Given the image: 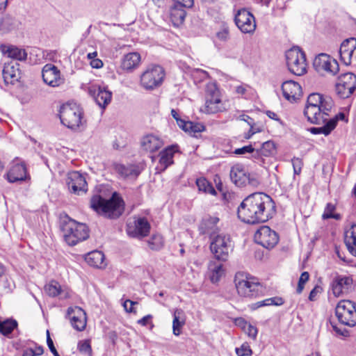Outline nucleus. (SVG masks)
<instances>
[{
    "label": "nucleus",
    "mask_w": 356,
    "mask_h": 356,
    "mask_svg": "<svg viewBox=\"0 0 356 356\" xmlns=\"http://www.w3.org/2000/svg\"><path fill=\"white\" fill-rule=\"evenodd\" d=\"M276 213V206L270 196L254 193L246 197L238 207V218L248 224L266 222Z\"/></svg>",
    "instance_id": "1"
},
{
    "label": "nucleus",
    "mask_w": 356,
    "mask_h": 356,
    "mask_svg": "<svg viewBox=\"0 0 356 356\" xmlns=\"http://www.w3.org/2000/svg\"><path fill=\"white\" fill-rule=\"evenodd\" d=\"M90 207L99 215L111 220L119 218L124 211L125 203L117 192L108 199L94 195L90 199Z\"/></svg>",
    "instance_id": "2"
},
{
    "label": "nucleus",
    "mask_w": 356,
    "mask_h": 356,
    "mask_svg": "<svg viewBox=\"0 0 356 356\" xmlns=\"http://www.w3.org/2000/svg\"><path fill=\"white\" fill-rule=\"evenodd\" d=\"M333 106V100L330 96L312 93L307 97L304 114L311 123L321 124L325 121V116H329V112Z\"/></svg>",
    "instance_id": "3"
},
{
    "label": "nucleus",
    "mask_w": 356,
    "mask_h": 356,
    "mask_svg": "<svg viewBox=\"0 0 356 356\" xmlns=\"http://www.w3.org/2000/svg\"><path fill=\"white\" fill-rule=\"evenodd\" d=\"M60 228L65 241L72 246L89 237V230L86 225L76 222L67 215L60 217Z\"/></svg>",
    "instance_id": "4"
},
{
    "label": "nucleus",
    "mask_w": 356,
    "mask_h": 356,
    "mask_svg": "<svg viewBox=\"0 0 356 356\" xmlns=\"http://www.w3.org/2000/svg\"><path fill=\"white\" fill-rule=\"evenodd\" d=\"M236 288L241 296L256 298L264 293L263 286L255 277H244L243 274H236L234 279Z\"/></svg>",
    "instance_id": "5"
},
{
    "label": "nucleus",
    "mask_w": 356,
    "mask_h": 356,
    "mask_svg": "<svg viewBox=\"0 0 356 356\" xmlns=\"http://www.w3.org/2000/svg\"><path fill=\"white\" fill-rule=\"evenodd\" d=\"M286 65L289 72L296 76L307 72L306 56L298 47H294L286 52Z\"/></svg>",
    "instance_id": "6"
},
{
    "label": "nucleus",
    "mask_w": 356,
    "mask_h": 356,
    "mask_svg": "<svg viewBox=\"0 0 356 356\" xmlns=\"http://www.w3.org/2000/svg\"><path fill=\"white\" fill-rule=\"evenodd\" d=\"M82 111L76 104H63L59 111L61 123L71 129H75L81 123Z\"/></svg>",
    "instance_id": "7"
},
{
    "label": "nucleus",
    "mask_w": 356,
    "mask_h": 356,
    "mask_svg": "<svg viewBox=\"0 0 356 356\" xmlns=\"http://www.w3.org/2000/svg\"><path fill=\"white\" fill-rule=\"evenodd\" d=\"M335 315L339 321L345 325H356V304L349 300H341L335 308Z\"/></svg>",
    "instance_id": "8"
},
{
    "label": "nucleus",
    "mask_w": 356,
    "mask_h": 356,
    "mask_svg": "<svg viewBox=\"0 0 356 356\" xmlns=\"http://www.w3.org/2000/svg\"><path fill=\"white\" fill-rule=\"evenodd\" d=\"M226 110L220 97V91L216 85L207 86L206 102L200 111L207 114H216Z\"/></svg>",
    "instance_id": "9"
},
{
    "label": "nucleus",
    "mask_w": 356,
    "mask_h": 356,
    "mask_svg": "<svg viewBox=\"0 0 356 356\" xmlns=\"http://www.w3.org/2000/svg\"><path fill=\"white\" fill-rule=\"evenodd\" d=\"M210 250L218 261H225L232 250L230 237L227 234H217L211 238Z\"/></svg>",
    "instance_id": "10"
},
{
    "label": "nucleus",
    "mask_w": 356,
    "mask_h": 356,
    "mask_svg": "<svg viewBox=\"0 0 356 356\" xmlns=\"http://www.w3.org/2000/svg\"><path fill=\"white\" fill-rule=\"evenodd\" d=\"M165 76V72L160 65H152L142 74L140 83L147 90H152L160 86Z\"/></svg>",
    "instance_id": "11"
},
{
    "label": "nucleus",
    "mask_w": 356,
    "mask_h": 356,
    "mask_svg": "<svg viewBox=\"0 0 356 356\" xmlns=\"http://www.w3.org/2000/svg\"><path fill=\"white\" fill-rule=\"evenodd\" d=\"M335 88L336 92L340 98H348L356 89V75L352 72L341 74Z\"/></svg>",
    "instance_id": "12"
},
{
    "label": "nucleus",
    "mask_w": 356,
    "mask_h": 356,
    "mask_svg": "<svg viewBox=\"0 0 356 356\" xmlns=\"http://www.w3.org/2000/svg\"><path fill=\"white\" fill-rule=\"evenodd\" d=\"M254 237L257 243L266 249L273 248L279 241L278 234L268 226L261 227Z\"/></svg>",
    "instance_id": "13"
},
{
    "label": "nucleus",
    "mask_w": 356,
    "mask_h": 356,
    "mask_svg": "<svg viewBox=\"0 0 356 356\" xmlns=\"http://www.w3.org/2000/svg\"><path fill=\"white\" fill-rule=\"evenodd\" d=\"M313 65L318 72H326L332 75H335L339 71L338 62L326 54H320L316 56Z\"/></svg>",
    "instance_id": "14"
},
{
    "label": "nucleus",
    "mask_w": 356,
    "mask_h": 356,
    "mask_svg": "<svg viewBox=\"0 0 356 356\" xmlns=\"http://www.w3.org/2000/svg\"><path fill=\"white\" fill-rule=\"evenodd\" d=\"M234 22L241 31L244 33H252L256 29L254 15L245 8L238 10L234 17Z\"/></svg>",
    "instance_id": "15"
},
{
    "label": "nucleus",
    "mask_w": 356,
    "mask_h": 356,
    "mask_svg": "<svg viewBox=\"0 0 356 356\" xmlns=\"http://www.w3.org/2000/svg\"><path fill=\"white\" fill-rule=\"evenodd\" d=\"M66 184L70 191L78 195L86 193L88 191L86 178L78 171L68 173Z\"/></svg>",
    "instance_id": "16"
},
{
    "label": "nucleus",
    "mask_w": 356,
    "mask_h": 356,
    "mask_svg": "<svg viewBox=\"0 0 356 356\" xmlns=\"http://www.w3.org/2000/svg\"><path fill=\"white\" fill-rule=\"evenodd\" d=\"M114 169L124 179H136L144 170V166L142 163H117L114 165Z\"/></svg>",
    "instance_id": "17"
},
{
    "label": "nucleus",
    "mask_w": 356,
    "mask_h": 356,
    "mask_svg": "<svg viewBox=\"0 0 356 356\" xmlns=\"http://www.w3.org/2000/svg\"><path fill=\"white\" fill-rule=\"evenodd\" d=\"M150 228L148 220L143 217L135 220L134 225H128L127 232L133 238H143L149 234Z\"/></svg>",
    "instance_id": "18"
},
{
    "label": "nucleus",
    "mask_w": 356,
    "mask_h": 356,
    "mask_svg": "<svg viewBox=\"0 0 356 356\" xmlns=\"http://www.w3.org/2000/svg\"><path fill=\"white\" fill-rule=\"evenodd\" d=\"M341 60L346 65L351 64L352 58H356V38H349L344 40L339 49Z\"/></svg>",
    "instance_id": "19"
},
{
    "label": "nucleus",
    "mask_w": 356,
    "mask_h": 356,
    "mask_svg": "<svg viewBox=\"0 0 356 356\" xmlns=\"http://www.w3.org/2000/svg\"><path fill=\"white\" fill-rule=\"evenodd\" d=\"M89 93L102 108H105L112 99V92L107 86H92L89 88Z\"/></svg>",
    "instance_id": "20"
},
{
    "label": "nucleus",
    "mask_w": 356,
    "mask_h": 356,
    "mask_svg": "<svg viewBox=\"0 0 356 356\" xmlns=\"http://www.w3.org/2000/svg\"><path fill=\"white\" fill-rule=\"evenodd\" d=\"M42 76L44 82L50 86L56 87L63 83L60 70L53 64L48 63L43 67Z\"/></svg>",
    "instance_id": "21"
},
{
    "label": "nucleus",
    "mask_w": 356,
    "mask_h": 356,
    "mask_svg": "<svg viewBox=\"0 0 356 356\" xmlns=\"http://www.w3.org/2000/svg\"><path fill=\"white\" fill-rule=\"evenodd\" d=\"M72 326L77 331H83L86 326V314L79 307H69L67 312Z\"/></svg>",
    "instance_id": "22"
},
{
    "label": "nucleus",
    "mask_w": 356,
    "mask_h": 356,
    "mask_svg": "<svg viewBox=\"0 0 356 356\" xmlns=\"http://www.w3.org/2000/svg\"><path fill=\"white\" fill-rule=\"evenodd\" d=\"M330 285L334 296L339 297L350 290L353 285V279L348 276L337 274L333 277Z\"/></svg>",
    "instance_id": "23"
},
{
    "label": "nucleus",
    "mask_w": 356,
    "mask_h": 356,
    "mask_svg": "<svg viewBox=\"0 0 356 356\" xmlns=\"http://www.w3.org/2000/svg\"><path fill=\"white\" fill-rule=\"evenodd\" d=\"M178 151V146L177 145H170L165 147L159 153V161L156 168V170L160 172L165 171L170 165L173 164V158L175 154Z\"/></svg>",
    "instance_id": "24"
},
{
    "label": "nucleus",
    "mask_w": 356,
    "mask_h": 356,
    "mask_svg": "<svg viewBox=\"0 0 356 356\" xmlns=\"http://www.w3.org/2000/svg\"><path fill=\"white\" fill-rule=\"evenodd\" d=\"M282 90L284 98L289 102H295L302 96L300 85L294 81H285L282 84Z\"/></svg>",
    "instance_id": "25"
},
{
    "label": "nucleus",
    "mask_w": 356,
    "mask_h": 356,
    "mask_svg": "<svg viewBox=\"0 0 356 356\" xmlns=\"http://www.w3.org/2000/svg\"><path fill=\"white\" fill-rule=\"evenodd\" d=\"M6 177L10 183L22 182L29 179L27 169L24 163L13 164Z\"/></svg>",
    "instance_id": "26"
},
{
    "label": "nucleus",
    "mask_w": 356,
    "mask_h": 356,
    "mask_svg": "<svg viewBox=\"0 0 356 356\" xmlns=\"http://www.w3.org/2000/svg\"><path fill=\"white\" fill-rule=\"evenodd\" d=\"M18 66L19 64L15 65L11 63L4 65L2 75L6 85H13L19 81L20 79V70Z\"/></svg>",
    "instance_id": "27"
},
{
    "label": "nucleus",
    "mask_w": 356,
    "mask_h": 356,
    "mask_svg": "<svg viewBox=\"0 0 356 356\" xmlns=\"http://www.w3.org/2000/svg\"><path fill=\"white\" fill-rule=\"evenodd\" d=\"M230 179L237 186L242 187L247 184H250L251 180L250 175L239 166H234L230 170Z\"/></svg>",
    "instance_id": "28"
},
{
    "label": "nucleus",
    "mask_w": 356,
    "mask_h": 356,
    "mask_svg": "<svg viewBox=\"0 0 356 356\" xmlns=\"http://www.w3.org/2000/svg\"><path fill=\"white\" fill-rule=\"evenodd\" d=\"M219 218L216 216H209L203 220L201 225L202 233L208 234L210 238H213L217 234H220V229L217 226Z\"/></svg>",
    "instance_id": "29"
},
{
    "label": "nucleus",
    "mask_w": 356,
    "mask_h": 356,
    "mask_svg": "<svg viewBox=\"0 0 356 356\" xmlns=\"http://www.w3.org/2000/svg\"><path fill=\"white\" fill-rule=\"evenodd\" d=\"M186 6L175 3L170 7V18L174 26H179L184 22L186 16Z\"/></svg>",
    "instance_id": "30"
},
{
    "label": "nucleus",
    "mask_w": 356,
    "mask_h": 356,
    "mask_svg": "<svg viewBox=\"0 0 356 356\" xmlns=\"http://www.w3.org/2000/svg\"><path fill=\"white\" fill-rule=\"evenodd\" d=\"M163 145V140L153 134L145 136L141 139V147L147 152H156L159 150Z\"/></svg>",
    "instance_id": "31"
},
{
    "label": "nucleus",
    "mask_w": 356,
    "mask_h": 356,
    "mask_svg": "<svg viewBox=\"0 0 356 356\" xmlns=\"http://www.w3.org/2000/svg\"><path fill=\"white\" fill-rule=\"evenodd\" d=\"M215 260L210 261L208 264V273L212 283H217L225 275L223 264Z\"/></svg>",
    "instance_id": "32"
},
{
    "label": "nucleus",
    "mask_w": 356,
    "mask_h": 356,
    "mask_svg": "<svg viewBox=\"0 0 356 356\" xmlns=\"http://www.w3.org/2000/svg\"><path fill=\"white\" fill-rule=\"evenodd\" d=\"M344 243L348 252L356 257V224H353L350 229L345 232Z\"/></svg>",
    "instance_id": "33"
},
{
    "label": "nucleus",
    "mask_w": 356,
    "mask_h": 356,
    "mask_svg": "<svg viewBox=\"0 0 356 356\" xmlns=\"http://www.w3.org/2000/svg\"><path fill=\"white\" fill-rule=\"evenodd\" d=\"M105 256L101 251L95 250L89 252L86 255L85 260L90 266L95 268H104L106 266L104 264Z\"/></svg>",
    "instance_id": "34"
},
{
    "label": "nucleus",
    "mask_w": 356,
    "mask_h": 356,
    "mask_svg": "<svg viewBox=\"0 0 356 356\" xmlns=\"http://www.w3.org/2000/svg\"><path fill=\"white\" fill-rule=\"evenodd\" d=\"M2 51L8 56L13 59L24 61L27 58V53L24 49H21L14 45L3 46Z\"/></svg>",
    "instance_id": "35"
},
{
    "label": "nucleus",
    "mask_w": 356,
    "mask_h": 356,
    "mask_svg": "<svg viewBox=\"0 0 356 356\" xmlns=\"http://www.w3.org/2000/svg\"><path fill=\"white\" fill-rule=\"evenodd\" d=\"M21 23L20 22L10 15L3 17L0 22V31L3 33H6L19 29Z\"/></svg>",
    "instance_id": "36"
},
{
    "label": "nucleus",
    "mask_w": 356,
    "mask_h": 356,
    "mask_svg": "<svg viewBox=\"0 0 356 356\" xmlns=\"http://www.w3.org/2000/svg\"><path fill=\"white\" fill-rule=\"evenodd\" d=\"M140 62V55L137 52H131L126 54L122 62L123 70L131 71L137 67Z\"/></svg>",
    "instance_id": "37"
},
{
    "label": "nucleus",
    "mask_w": 356,
    "mask_h": 356,
    "mask_svg": "<svg viewBox=\"0 0 356 356\" xmlns=\"http://www.w3.org/2000/svg\"><path fill=\"white\" fill-rule=\"evenodd\" d=\"M326 120L324 122H321V124H323L322 127H312L309 129V131L313 134H324L325 136H328L332 131L337 126V119L334 120H328L327 117L325 116Z\"/></svg>",
    "instance_id": "38"
},
{
    "label": "nucleus",
    "mask_w": 356,
    "mask_h": 356,
    "mask_svg": "<svg viewBox=\"0 0 356 356\" xmlns=\"http://www.w3.org/2000/svg\"><path fill=\"white\" fill-rule=\"evenodd\" d=\"M284 302V301L281 297L275 296L252 303L250 307L251 309L255 310L261 307L271 305L280 306L282 305Z\"/></svg>",
    "instance_id": "39"
},
{
    "label": "nucleus",
    "mask_w": 356,
    "mask_h": 356,
    "mask_svg": "<svg viewBox=\"0 0 356 356\" xmlns=\"http://www.w3.org/2000/svg\"><path fill=\"white\" fill-rule=\"evenodd\" d=\"M183 312L181 309H176L173 314L172 330L173 334L179 336L181 333V329L185 324L184 319H181V315Z\"/></svg>",
    "instance_id": "40"
},
{
    "label": "nucleus",
    "mask_w": 356,
    "mask_h": 356,
    "mask_svg": "<svg viewBox=\"0 0 356 356\" xmlns=\"http://www.w3.org/2000/svg\"><path fill=\"white\" fill-rule=\"evenodd\" d=\"M17 322L14 319H6L0 321V333L4 336H8L12 332L17 328Z\"/></svg>",
    "instance_id": "41"
},
{
    "label": "nucleus",
    "mask_w": 356,
    "mask_h": 356,
    "mask_svg": "<svg viewBox=\"0 0 356 356\" xmlns=\"http://www.w3.org/2000/svg\"><path fill=\"white\" fill-rule=\"evenodd\" d=\"M148 247L154 251L160 250L164 245L163 236L161 234H153L147 241Z\"/></svg>",
    "instance_id": "42"
},
{
    "label": "nucleus",
    "mask_w": 356,
    "mask_h": 356,
    "mask_svg": "<svg viewBox=\"0 0 356 356\" xmlns=\"http://www.w3.org/2000/svg\"><path fill=\"white\" fill-rule=\"evenodd\" d=\"M44 291L51 297H56L62 293L60 284L55 280H51L47 284L44 286Z\"/></svg>",
    "instance_id": "43"
},
{
    "label": "nucleus",
    "mask_w": 356,
    "mask_h": 356,
    "mask_svg": "<svg viewBox=\"0 0 356 356\" xmlns=\"http://www.w3.org/2000/svg\"><path fill=\"white\" fill-rule=\"evenodd\" d=\"M196 185L199 191L213 195L216 194V191L213 186H212V184L210 182H209L205 178L197 179Z\"/></svg>",
    "instance_id": "44"
},
{
    "label": "nucleus",
    "mask_w": 356,
    "mask_h": 356,
    "mask_svg": "<svg viewBox=\"0 0 356 356\" xmlns=\"http://www.w3.org/2000/svg\"><path fill=\"white\" fill-rule=\"evenodd\" d=\"M264 156H270L275 154V144L272 140H268L262 143L260 148Z\"/></svg>",
    "instance_id": "45"
},
{
    "label": "nucleus",
    "mask_w": 356,
    "mask_h": 356,
    "mask_svg": "<svg viewBox=\"0 0 356 356\" xmlns=\"http://www.w3.org/2000/svg\"><path fill=\"white\" fill-rule=\"evenodd\" d=\"M204 129L205 127L202 124L191 121V124L188 125L186 132L195 136L197 133L202 132Z\"/></svg>",
    "instance_id": "46"
},
{
    "label": "nucleus",
    "mask_w": 356,
    "mask_h": 356,
    "mask_svg": "<svg viewBox=\"0 0 356 356\" xmlns=\"http://www.w3.org/2000/svg\"><path fill=\"white\" fill-rule=\"evenodd\" d=\"M309 274L308 272H302L298 280V286L296 289L297 293L300 294L302 292L305 286V284L309 280Z\"/></svg>",
    "instance_id": "47"
},
{
    "label": "nucleus",
    "mask_w": 356,
    "mask_h": 356,
    "mask_svg": "<svg viewBox=\"0 0 356 356\" xmlns=\"http://www.w3.org/2000/svg\"><path fill=\"white\" fill-rule=\"evenodd\" d=\"M251 154V159L257 163H258L260 165H262L264 163V159H263L262 152L259 149H255L253 147V152H250Z\"/></svg>",
    "instance_id": "48"
},
{
    "label": "nucleus",
    "mask_w": 356,
    "mask_h": 356,
    "mask_svg": "<svg viewBox=\"0 0 356 356\" xmlns=\"http://www.w3.org/2000/svg\"><path fill=\"white\" fill-rule=\"evenodd\" d=\"M77 348L81 353L91 354L92 348L89 340L79 341Z\"/></svg>",
    "instance_id": "49"
},
{
    "label": "nucleus",
    "mask_w": 356,
    "mask_h": 356,
    "mask_svg": "<svg viewBox=\"0 0 356 356\" xmlns=\"http://www.w3.org/2000/svg\"><path fill=\"white\" fill-rule=\"evenodd\" d=\"M236 353L238 356H251L252 351L247 344H242L240 348H236Z\"/></svg>",
    "instance_id": "50"
},
{
    "label": "nucleus",
    "mask_w": 356,
    "mask_h": 356,
    "mask_svg": "<svg viewBox=\"0 0 356 356\" xmlns=\"http://www.w3.org/2000/svg\"><path fill=\"white\" fill-rule=\"evenodd\" d=\"M229 29L225 26L222 27V30L216 33V37L221 41H227L229 39Z\"/></svg>",
    "instance_id": "51"
},
{
    "label": "nucleus",
    "mask_w": 356,
    "mask_h": 356,
    "mask_svg": "<svg viewBox=\"0 0 356 356\" xmlns=\"http://www.w3.org/2000/svg\"><path fill=\"white\" fill-rule=\"evenodd\" d=\"M246 326L244 327L246 333L248 335L253 339H255L257 335V328L255 326H253L250 324H247L245 322Z\"/></svg>",
    "instance_id": "52"
},
{
    "label": "nucleus",
    "mask_w": 356,
    "mask_h": 356,
    "mask_svg": "<svg viewBox=\"0 0 356 356\" xmlns=\"http://www.w3.org/2000/svg\"><path fill=\"white\" fill-rule=\"evenodd\" d=\"M47 343L52 354L54 356H60L58 351L56 350L53 340L51 339L49 330H47Z\"/></svg>",
    "instance_id": "53"
},
{
    "label": "nucleus",
    "mask_w": 356,
    "mask_h": 356,
    "mask_svg": "<svg viewBox=\"0 0 356 356\" xmlns=\"http://www.w3.org/2000/svg\"><path fill=\"white\" fill-rule=\"evenodd\" d=\"M292 165L294 170V174L299 175L301 172L302 162L299 158H293L292 159Z\"/></svg>",
    "instance_id": "54"
},
{
    "label": "nucleus",
    "mask_w": 356,
    "mask_h": 356,
    "mask_svg": "<svg viewBox=\"0 0 356 356\" xmlns=\"http://www.w3.org/2000/svg\"><path fill=\"white\" fill-rule=\"evenodd\" d=\"M251 152H253V146L252 145H249L243 146L241 148L236 149L234 151V153L235 154L241 155V154H245L247 153L250 154Z\"/></svg>",
    "instance_id": "55"
},
{
    "label": "nucleus",
    "mask_w": 356,
    "mask_h": 356,
    "mask_svg": "<svg viewBox=\"0 0 356 356\" xmlns=\"http://www.w3.org/2000/svg\"><path fill=\"white\" fill-rule=\"evenodd\" d=\"M137 302L132 301L131 300H127L123 303V307L127 312L131 313V312H136L134 310V305H137Z\"/></svg>",
    "instance_id": "56"
},
{
    "label": "nucleus",
    "mask_w": 356,
    "mask_h": 356,
    "mask_svg": "<svg viewBox=\"0 0 356 356\" xmlns=\"http://www.w3.org/2000/svg\"><path fill=\"white\" fill-rule=\"evenodd\" d=\"M177 4H181L186 8H192L194 5V0H172Z\"/></svg>",
    "instance_id": "57"
},
{
    "label": "nucleus",
    "mask_w": 356,
    "mask_h": 356,
    "mask_svg": "<svg viewBox=\"0 0 356 356\" xmlns=\"http://www.w3.org/2000/svg\"><path fill=\"white\" fill-rule=\"evenodd\" d=\"M177 123L179 128H181L183 131L186 132L188 131V125L191 124V121H186L180 118L177 120Z\"/></svg>",
    "instance_id": "58"
},
{
    "label": "nucleus",
    "mask_w": 356,
    "mask_h": 356,
    "mask_svg": "<svg viewBox=\"0 0 356 356\" xmlns=\"http://www.w3.org/2000/svg\"><path fill=\"white\" fill-rule=\"evenodd\" d=\"M332 327L333 328V330L336 332L337 334H338L339 335H341V336H343V337H347L348 335V331L343 328V329H341L339 327H338L336 325H333L332 324Z\"/></svg>",
    "instance_id": "59"
},
{
    "label": "nucleus",
    "mask_w": 356,
    "mask_h": 356,
    "mask_svg": "<svg viewBox=\"0 0 356 356\" xmlns=\"http://www.w3.org/2000/svg\"><path fill=\"white\" fill-rule=\"evenodd\" d=\"M90 65L92 68L99 69L102 67L103 62L100 59L96 58L95 59H92V60H90Z\"/></svg>",
    "instance_id": "60"
},
{
    "label": "nucleus",
    "mask_w": 356,
    "mask_h": 356,
    "mask_svg": "<svg viewBox=\"0 0 356 356\" xmlns=\"http://www.w3.org/2000/svg\"><path fill=\"white\" fill-rule=\"evenodd\" d=\"M152 318V315H150V314L146 315V316H143L142 318H140V320H138V323L143 326H146L149 323V321Z\"/></svg>",
    "instance_id": "61"
},
{
    "label": "nucleus",
    "mask_w": 356,
    "mask_h": 356,
    "mask_svg": "<svg viewBox=\"0 0 356 356\" xmlns=\"http://www.w3.org/2000/svg\"><path fill=\"white\" fill-rule=\"evenodd\" d=\"M318 291H319V288L318 286L314 287L309 293V300L311 301L315 300L316 296Z\"/></svg>",
    "instance_id": "62"
},
{
    "label": "nucleus",
    "mask_w": 356,
    "mask_h": 356,
    "mask_svg": "<svg viewBox=\"0 0 356 356\" xmlns=\"http://www.w3.org/2000/svg\"><path fill=\"white\" fill-rule=\"evenodd\" d=\"M335 210V206L331 203H327L324 213H333Z\"/></svg>",
    "instance_id": "63"
},
{
    "label": "nucleus",
    "mask_w": 356,
    "mask_h": 356,
    "mask_svg": "<svg viewBox=\"0 0 356 356\" xmlns=\"http://www.w3.org/2000/svg\"><path fill=\"white\" fill-rule=\"evenodd\" d=\"M266 113L268 115V117L270 118V119H273V120H275L277 121L280 120V118L277 117V115L275 113H274L273 111H267L266 112Z\"/></svg>",
    "instance_id": "64"
}]
</instances>
